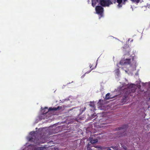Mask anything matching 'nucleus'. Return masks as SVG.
Wrapping results in <instances>:
<instances>
[{"label":"nucleus","mask_w":150,"mask_h":150,"mask_svg":"<svg viewBox=\"0 0 150 150\" xmlns=\"http://www.w3.org/2000/svg\"><path fill=\"white\" fill-rule=\"evenodd\" d=\"M128 125H123L122 127L117 128V130L120 131L117 132V136L118 137L127 136V134L126 132V129Z\"/></svg>","instance_id":"1"},{"label":"nucleus","mask_w":150,"mask_h":150,"mask_svg":"<svg viewBox=\"0 0 150 150\" xmlns=\"http://www.w3.org/2000/svg\"><path fill=\"white\" fill-rule=\"evenodd\" d=\"M62 109V107L61 106H58L57 108L53 107V108H50L48 109L47 107H45L43 109V114H47V113L51 111H55L57 110H60Z\"/></svg>","instance_id":"2"},{"label":"nucleus","mask_w":150,"mask_h":150,"mask_svg":"<svg viewBox=\"0 0 150 150\" xmlns=\"http://www.w3.org/2000/svg\"><path fill=\"white\" fill-rule=\"evenodd\" d=\"M100 4L103 6H108L112 4L110 0H100Z\"/></svg>","instance_id":"3"},{"label":"nucleus","mask_w":150,"mask_h":150,"mask_svg":"<svg viewBox=\"0 0 150 150\" xmlns=\"http://www.w3.org/2000/svg\"><path fill=\"white\" fill-rule=\"evenodd\" d=\"M131 59H121L120 61V64L121 65L129 64H130Z\"/></svg>","instance_id":"4"},{"label":"nucleus","mask_w":150,"mask_h":150,"mask_svg":"<svg viewBox=\"0 0 150 150\" xmlns=\"http://www.w3.org/2000/svg\"><path fill=\"white\" fill-rule=\"evenodd\" d=\"M96 10L97 13L100 16L102 15L103 11V8L100 6H97L96 7Z\"/></svg>","instance_id":"5"},{"label":"nucleus","mask_w":150,"mask_h":150,"mask_svg":"<svg viewBox=\"0 0 150 150\" xmlns=\"http://www.w3.org/2000/svg\"><path fill=\"white\" fill-rule=\"evenodd\" d=\"M94 147L100 150H111L110 147H105L98 146H96Z\"/></svg>","instance_id":"6"},{"label":"nucleus","mask_w":150,"mask_h":150,"mask_svg":"<svg viewBox=\"0 0 150 150\" xmlns=\"http://www.w3.org/2000/svg\"><path fill=\"white\" fill-rule=\"evenodd\" d=\"M30 134L32 136V137L30 138V140L31 141H33V142L35 141V139H34V137H35V132H30Z\"/></svg>","instance_id":"7"},{"label":"nucleus","mask_w":150,"mask_h":150,"mask_svg":"<svg viewBox=\"0 0 150 150\" xmlns=\"http://www.w3.org/2000/svg\"><path fill=\"white\" fill-rule=\"evenodd\" d=\"M98 142V140L97 139H91L90 142L91 144H94L95 143L97 142Z\"/></svg>","instance_id":"8"},{"label":"nucleus","mask_w":150,"mask_h":150,"mask_svg":"<svg viewBox=\"0 0 150 150\" xmlns=\"http://www.w3.org/2000/svg\"><path fill=\"white\" fill-rule=\"evenodd\" d=\"M111 98L110 97V94L109 93H107L105 96V99H109Z\"/></svg>","instance_id":"9"},{"label":"nucleus","mask_w":150,"mask_h":150,"mask_svg":"<svg viewBox=\"0 0 150 150\" xmlns=\"http://www.w3.org/2000/svg\"><path fill=\"white\" fill-rule=\"evenodd\" d=\"M122 0H117V2L119 4V6L120 7H121L122 6L121 5H120V4H121L122 3Z\"/></svg>","instance_id":"10"},{"label":"nucleus","mask_w":150,"mask_h":150,"mask_svg":"<svg viewBox=\"0 0 150 150\" xmlns=\"http://www.w3.org/2000/svg\"><path fill=\"white\" fill-rule=\"evenodd\" d=\"M89 105L90 106L92 107L93 108H95V105L93 102H91Z\"/></svg>","instance_id":"11"},{"label":"nucleus","mask_w":150,"mask_h":150,"mask_svg":"<svg viewBox=\"0 0 150 150\" xmlns=\"http://www.w3.org/2000/svg\"><path fill=\"white\" fill-rule=\"evenodd\" d=\"M90 68L91 69L90 70V71H88V72H86L85 73V74L88 73H89L92 70H93V69H94V68H92V65H91V64H90Z\"/></svg>","instance_id":"12"},{"label":"nucleus","mask_w":150,"mask_h":150,"mask_svg":"<svg viewBox=\"0 0 150 150\" xmlns=\"http://www.w3.org/2000/svg\"><path fill=\"white\" fill-rule=\"evenodd\" d=\"M126 48L128 49L129 50V46L127 44H125V45H124V47H123V49H125Z\"/></svg>","instance_id":"13"},{"label":"nucleus","mask_w":150,"mask_h":150,"mask_svg":"<svg viewBox=\"0 0 150 150\" xmlns=\"http://www.w3.org/2000/svg\"><path fill=\"white\" fill-rule=\"evenodd\" d=\"M92 5L93 7H94L96 5V2H94L93 0L92 1Z\"/></svg>","instance_id":"14"},{"label":"nucleus","mask_w":150,"mask_h":150,"mask_svg":"<svg viewBox=\"0 0 150 150\" xmlns=\"http://www.w3.org/2000/svg\"><path fill=\"white\" fill-rule=\"evenodd\" d=\"M111 147L113 149L115 150H117L118 149L117 147L116 146H112Z\"/></svg>","instance_id":"15"},{"label":"nucleus","mask_w":150,"mask_h":150,"mask_svg":"<svg viewBox=\"0 0 150 150\" xmlns=\"http://www.w3.org/2000/svg\"><path fill=\"white\" fill-rule=\"evenodd\" d=\"M121 145L122 146L123 148V149H124L125 150H127V148L126 146H123L122 144H121Z\"/></svg>","instance_id":"16"},{"label":"nucleus","mask_w":150,"mask_h":150,"mask_svg":"<svg viewBox=\"0 0 150 150\" xmlns=\"http://www.w3.org/2000/svg\"><path fill=\"white\" fill-rule=\"evenodd\" d=\"M133 39H131V38H129V40H128V41H130L131 42H132L133 41Z\"/></svg>","instance_id":"17"},{"label":"nucleus","mask_w":150,"mask_h":150,"mask_svg":"<svg viewBox=\"0 0 150 150\" xmlns=\"http://www.w3.org/2000/svg\"><path fill=\"white\" fill-rule=\"evenodd\" d=\"M126 97H125V96H124L123 97V99L124 100H125V99H126Z\"/></svg>","instance_id":"18"},{"label":"nucleus","mask_w":150,"mask_h":150,"mask_svg":"<svg viewBox=\"0 0 150 150\" xmlns=\"http://www.w3.org/2000/svg\"><path fill=\"white\" fill-rule=\"evenodd\" d=\"M127 0H123L124 2H125Z\"/></svg>","instance_id":"19"},{"label":"nucleus","mask_w":150,"mask_h":150,"mask_svg":"<svg viewBox=\"0 0 150 150\" xmlns=\"http://www.w3.org/2000/svg\"><path fill=\"white\" fill-rule=\"evenodd\" d=\"M149 100L150 101V97L149 98Z\"/></svg>","instance_id":"20"},{"label":"nucleus","mask_w":150,"mask_h":150,"mask_svg":"<svg viewBox=\"0 0 150 150\" xmlns=\"http://www.w3.org/2000/svg\"><path fill=\"white\" fill-rule=\"evenodd\" d=\"M131 1H133V0H131Z\"/></svg>","instance_id":"21"}]
</instances>
